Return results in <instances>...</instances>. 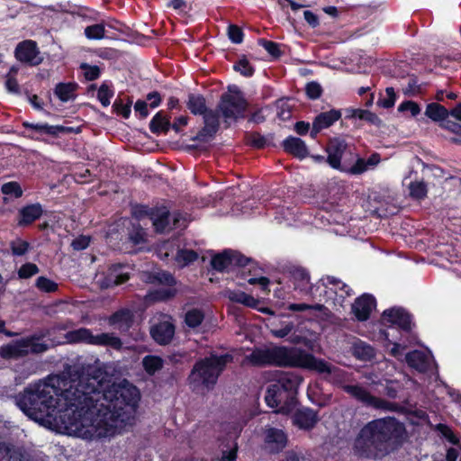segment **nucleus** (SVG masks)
Masks as SVG:
<instances>
[{"instance_id":"nucleus-27","label":"nucleus","mask_w":461,"mask_h":461,"mask_svg":"<svg viewBox=\"0 0 461 461\" xmlns=\"http://www.w3.org/2000/svg\"><path fill=\"white\" fill-rule=\"evenodd\" d=\"M203 140L205 137H212L218 130L219 119L212 110L203 107Z\"/></svg>"},{"instance_id":"nucleus-16","label":"nucleus","mask_w":461,"mask_h":461,"mask_svg":"<svg viewBox=\"0 0 461 461\" xmlns=\"http://www.w3.org/2000/svg\"><path fill=\"white\" fill-rule=\"evenodd\" d=\"M375 306V298L370 294H364L355 301L352 311L358 321H366Z\"/></svg>"},{"instance_id":"nucleus-10","label":"nucleus","mask_w":461,"mask_h":461,"mask_svg":"<svg viewBox=\"0 0 461 461\" xmlns=\"http://www.w3.org/2000/svg\"><path fill=\"white\" fill-rule=\"evenodd\" d=\"M249 259L233 250H225L216 254L211 260V265L217 271H223L232 266H245Z\"/></svg>"},{"instance_id":"nucleus-32","label":"nucleus","mask_w":461,"mask_h":461,"mask_svg":"<svg viewBox=\"0 0 461 461\" xmlns=\"http://www.w3.org/2000/svg\"><path fill=\"white\" fill-rule=\"evenodd\" d=\"M77 89L75 83H59L55 87V95L62 101L67 102L74 97Z\"/></svg>"},{"instance_id":"nucleus-29","label":"nucleus","mask_w":461,"mask_h":461,"mask_svg":"<svg viewBox=\"0 0 461 461\" xmlns=\"http://www.w3.org/2000/svg\"><path fill=\"white\" fill-rule=\"evenodd\" d=\"M449 119L444 122V129L461 134V103L448 111Z\"/></svg>"},{"instance_id":"nucleus-40","label":"nucleus","mask_w":461,"mask_h":461,"mask_svg":"<svg viewBox=\"0 0 461 461\" xmlns=\"http://www.w3.org/2000/svg\"><path fill=\"white\" fill-rule=\"evenodd\" d=\"M129 240L134 245L142 244L146 241V232L140 224H132L129 232Z\"/></svg>"},{"instance_id":"nucleus-43","label":"nucleus","mask_w":461,"mask_h":461,"mask_svg":"<svg viewBox=\"0 0 461 461\" xmlns=\"http://www.w3.org/2000/svg\"><path fill=\"white\" fill-rule=\"evenodd\" d=\"M189 380L194 390L200 389L202 381V361L196 362L189 375Z\"/></svg>"},{"instance_id":"nucleus-61","label":"nucleus","mask_w":461,"mask_h":461,"mask_svg":"<svg viewBox=\"0 0 461 461\" xmlns=\"http://www.w3.org/2000/svg\"><path fill=\"white\" fill-rule=\"evenodd\" d=\"M306 94L311 99H317L321 94V87L316 82H311L306 86Z\"/></svg>"},{"instance_id":"nucleus-9","label":"nucleus","mask_w":461,"mask_h":461,"mask_svg":"<svg viewBox=\"0 0 461 461\" xmlns=\"http://www.w3.org/2000/svg\"><path fill=\"white\" fill-rule=\"evenodd\" d=\"M150 335L160 345L169 344L175 335V325L172 318L163 316L162 320L150 327Z\"/></svg>"},{"instance_id":"nucleus-44","label":"nucleus","mask_w":461,"mask_h":461,"mask_svg":"<svg viewBox=\"0 0 461 461\" xmlns=\"http://www.w3.org/2000/svg\"><path fill=\"white\" fill-rule=\"evenodd\" d=\"M235 71L240 72L244 77H251L254 73V68L249 64L246 57H241L240 60L233 66Z\"/></svg>"},{"instance_id":"nucleus-41","label":"nucleus","mask_w":461,"mask_h":461,"mask_svg":"<svg viewBox=\"0 0 461 461\" xmlns=\"http://www.w3.org/2000/svg\"><path fill=\"white\" fill-rule=\"evenodd\" d=\"M143 366L149 374H154L162 367L163 361L160 357L155 356H147L143 358Z\"/></svg>"},{"instance_id":"nucleus-64","label":"nucleus","mask_w":461,"mask_h":461,"mask_svg":"<svg viewBox=\"0 0 461 461\" xmlns=\"http://www.w3.org/2000/svg\"><path fill=\"white\" fill-rule=\"evenodd\" d=\"M280 461H309L303 454L289 451Z\"/></svg>"},{"instance_id":"nucleus-6","label":"nucleus","mask_w":461,"mask_h":461,"mask_svg":"<svg viewBox=\"0 0 461 461\" xmlns=\"http://www.w3.org/2000/svg\"><path fill=\"white\" fill-rule=\"evenodd\" d=\"M67 338L70 342L84 341L93 345L108 346L113 349H120L122 345V340L113 333L93 335L85 328L68 332Z\"/></svg>"},{"instance_id":"nucleus-37","label":"nucleus","mask_w":461,"mask_h":461,"mask_svg":"<svg viewBox=\"0 0 461 461\" xmlns=\"http://www.w3.org/2000/svg\"><path fill=\"white\" fill-rule=\"evenodd\" d=\"M170 128L169 121L161 113H158L149 123V129L153 133L167 132Z\"/></svg>"},{"instance_id":"nucleus-3","label":"nucleus","mask_w":461,"mask_h":461,"mask_svg":"<svg viewBox=\"0 0 461 461\" xmlns=\"http://www.w3.org/2000/svg\"><path fill=\"white\" fill-rule=\"evenodd\" d=\"M404 425L396 419L387 417L367 423L355 442L356 449L366 456H377L386 452L390 443L402 441L405 436Z\"/></svg>"},{"instance_id":"nucleus-30","label":"nucleus","mask_w":461,"mask_h":461,"mask_svg":"<svg viewBox=\"0 0 461 461\" xmlns=\"http://www.w3.org/2000/svg\"><path fill=\"white\" fill-rule=\"evenodd\" d=\"M352 354L361 361H369L375 357V350L370 345L358 341L353 345Z\"/></svg>"},{"instance_id":"nucleus-53","label":"nucleus","mask_w":461,"mask_h":461,"mask_svg":"<svg viewBox=\"0 0 461 461\" xmlns=\"http://www.w3.org/2000/svg\"><path fill=\"white\" fill-rule=\"evenodd\" d=\"M113 95V91H111L105 84H103L100 86L97 93V98L104 106H108L110 104V99Z\"/></svg>"},{"instance_id":"nucleus-28","label":"nucleus","mask_w":461,"mask_h":461,"mask_svg":"<svg viewBox=\"0 0 461 461\" xmlns=\"http://www.w3.org/2000/svg\"><path fill=\"white\" fill-rule=\"evenodd\" d=\"M132 312L128 309L116 312L110 318V323L117 325L122 330H127L132 322Z\"/></svg>"},{"instance_id":"nucleus-4","label":"nucleus","mask_w":461,"mask_h":461,"mask_svg":"<svg viewBox=\"0 0 461 461\" xmlns=\"http://www.w3.org/2000/svg\"><path fill=\"white\" fill-rule=\"evenodd\" d=\"M302 378L293 372H283L267 390L265 401L276 412L288 413L295 406L297 389Z\"/></svg>"},{"instance_id":"nucleus-50","label":"nucleus","mask_w":461,"mask_h":461,"mask_svg":"<svg viewBox=\"0 0 461 461\" xmlns=\"http://www.w3.org/2000/svg\"><path fill=\"white\" fill-rule=\"evenodd\" d=\"M40 272L39 267L33 263H26L18 270V276L22 279H27Z\"/></svg>"},{"instance_id":"nucleus-46","label":"nucleus","mask_w":461,"mask_h":461,"mask_svg":"<svg viewBox=\"0 0 461 461\" xmlns=\"http://www.w3.org/2000/svg\"><path fill=\"white\" fill-rule=\"evenodd\" d=\"M368 167L366 166V159L357 158L356 163L352 167H346L341 168L342 172H346L351 175H360L364 172L367 171Z\"/></svg>"},{"instance_id":"nucleus-23","label":"nucleus","mask_w":461,"mask_h":461,"mask_svg":"<svg viewBox=\"0 0 461 461\" xmlns=\"http://www.w3.org/2000/svg\"><path fill=\"white\" fill-rule=\"evenodd\" d=\"M408 365L420 372H424L429 366L430 357L420 350L410 352L405 357Z\"/></svg>"},{"instance_id":"nucleus-25","label":"nucleus","mask_w":461,"mask_h":461,"mask_svg":"<svg viewBox=\"0 0 461 461\" xmlns=\"http://www.w3.org/2000/svg\"><path fill=\"white\" fill-rule=\"evenodd\" d=\"M425 115L433 122H440V126L444 128V122L448 121V110L438 103L429 104L425 110Z\"/></svg>"},{"instance_id":"nucleus-57","label":"nucleus","mask_w":461,"mask_h":461,"mask_svg":"<svg viewBox=\"0 0 461 461\" xmlns=\"http://www.w3.org/2000/svg\"><path fill=\"white\" fill-rule=\"evenodd\" d=\"M386 97L384 99H381L378 103L381 106L384 108H390L394 105L395 103V93L393 91V88L387 87L385 90Z\"/></svg>"},{"instance_id":"nucleus-24","label":"nucleus","mask_w":461,"mask_h":461,"mask_svg":"<svg viewBox=\"0 0 461 461\" xmlns=\"http://www.w3.org/2000/svg\"><path fill=\"white\" fill-rule=\"evenodd\" d=\"M28 456L20 447L0 444V461H28Z\"/></svg>"},{"instance_id":"nucleus-59","label":"nucleus","mask_w":461,"mask_h":461,"mask_svg":"<svg viewBox=\"0 0 461 461\" xmlns=\"http://www.w3.org/2000/svg\"><path fill=\"white\" fill-rule=\"evenodd\" d=\"M188 108L194 114H202V101L199 96L189 95Z\"/></svg>"},{"instance_id":"nucleus-12","label":"nucleus","mask_w":461,"mask_h":461,"mask_svg":"<svg viewBox=\"0 0 461 461\" xmlns=\"http://www.w3.org/2000/svg\"><path fill=\"white\" fill-rule=\"evenodd\" d=\"M265 447L270 452L281 451L287 444L286 434L279 429L267 428L264 430Z\"/></svg>"},{"instance_id":"nucleus-2","label":"nucleus","mask_w":461,"mask_h":461,"mask_svg":"<svg viewBox=\"0 0 461 461\" xmlns=\"http://www.w3.org/2000/svg\"><path fill=\"white\" fill-rule=\"evenodd\" d=\"M245 359L253 366H297L330 373V367L321 360L298 348L274 344L255 348Z\"/></svg>"},{"instance_id":"nucleus-45","label":"nucleus","mask_w":461,"mask_h":461,"mask_svg":"<svg viewBox=\"0 0 461 461\" xmlns=\"http://www.w3.org/2000/svg\"><path fill=\"white\" fill-rule=\"evenodd\" d=\"M35 285L40 291L45 293H52L58 289V285L45 276L38 277Z\"/></svg>"},{"instance_id":"nucleus-39","label":"nucleus","mask_w":461,"mask_h":461,"mask_svg":"<svg viewBox=\"0 0 461 461\" xmlns=\"http://www.w3.org/2000/svg\"><path fill=\"white\" fill-rule=\"evenodd\" d=\"M327 283L329 285H333L330 289L333 290L335 294H338L340 298H345L346 296L350 295V289L348 286L342 283L340 280L337 279L334 276H328L327 277Z\"/></svg>"},{"instance_id":"nucleus-49","label":"nucleus","mask_w":461,"mask_h":461,"mask_svg":"<svg viewBox=\"0 0 461 461\" xmlns=\"http://www.w3.org/2000/svg\"><path fill=\"white\" fill-rule=\"evenodd\" d=\"M185 321L190 328H195L202 323V312L199 310L188 311L185 314Z\"/></svg>"},{"instance_id":"nucleus-63","label":"nucleus","mask_w":461,"mask_h":461,"mask_svg":"<svg viewBox=\"0 0 461 461\" xmlns=\"http://www.w3.org/2000/svg\"><path fill=\"white\" fill-rule=\"evenodd\" d=\"M174 246L172 242L166 241L162 244V246L158 249V256L165 259L167 258L169 256L174 255Z\"/></svg>"},{"instance_id":"nucleus-19","label":"nucleus","mask_w":461,"mask_h":461,"mask_svg":"<svg viewBox=\"0 0 461 461\" xmlns=\"http://www.w3.org/2000/svg\"><path fill=\"white\" fill-rule=\"evenodd\" d=\"M140 278L146 284H163L167 285H175L176 284L174 276L166 271H142Z\"/></svg>"},{"instance_id":"nucleus-8","label":"nucleus","mask_w":461,"mask_h":461,"mask_svg":"<svg viewBox=\"0 0 461 461\" xmlns=\"http://www.w3.org/2000/svg\"><path fill=\"white\" fill-rule=\"evenodd\" d=\"M341 388L344 392L366 406L383 410L393 409V403L371 395L366 388L359 384H343Z\"/></svg>"},{"instance_id":"nucleus-21","label":"nucleus","mask_w":461,"mask_h":461,"mask_svg":"<svg viewBox=\"0 0 461 461\" xmlns=\"http://www.w3.org/2000/svg\"><path fill=\"white\" fill-rule=\"evenodd\" d=\"M317 421L318 417L316 412L310 409L298 410L293 417L294 424L303 429L313 428Z\"/></svg>"},{"instance_id":"nucleus-7","label":"nucleus","mask_w":461,"mask_h":461,"mask_svg":"<svg viewBox=\"0 0 461 461\" xmlns=\"http://www.w3.org/2000/svg\"><path fill=\"white\" fill-rule=\"evenodd\" d=\"M246 107V101L239 87L236 86H229V93L223 96L221 104L224 117L234 120L242 117Z\"/></svg>"},{"instance_id":"nucleus-13","label":"nucleus","mask_w":461,"mask_h":461,"mask_svg":"<svg viewBox=\"0 0 461 461\" xmlns=\"http://www.w3.org/2000/svg\"><path fill=\"white\" fill-rule=\"evenodd\" d=\"M348 145L343 140L334 139L330 141L327 148V162L332 168L341 171V168L345 167V166L341 165V158L346 153Z\"/></svg>"},{"instance_id":"nucleus-54","label":"nucleus","mask_w":461,"mask_h":461,"mask_svg":"<svg viewBox=\"0 0 461 461\" xmlns=\"http://www.w3.org/2000/svg\"><path fill=\"white\" fill-rule=\"evenodd\" d=\"M228 36L229 39L236 44L242 42L243 41V32L240 27L237 25H230L228 27Z\"/></svg>"},{"instance_id":"nucleus-33","label":"nucleus","mask_w":461,"mask_h":461,"mask_svg":"<svg viewBox=\"0 0 461 461\" xmlns=\"http://www.w3.org/2000/svg\"><path fill=\"white\" fill-rule=\"evenodd\" d=\"M228 297L230 301L242 303L248 307L256 308L258 301L244 292L229 291Z\"/></svg>"},{"instance_id":"nucleus-55","label":"nucleus","mask_w":461,"mask_h":461,"mask_svg":"<svg viewBox=\"0 0 461 461\" xmlns=\"http://www.w3.org/2000/svg\"><path fill=\"white\" fill-rule=\"evenodd\" d=\"M81 68L84 69V75L86 80L92 81L100 76V69L97 66L82 64Z\"/></svg>"},{"instance_id":"nucleus-56","label":"nucleus","mask_w":461,"mask_h":461,"mask_svg":"<svg viewBox=\"0 0 461 461\" xmlns=\"http://www.w3.org/2000/svg\"><path fill=\"white\" fill-rule=\"evenodd\" d=\"M12 252L15 256L24 255L29 249V243L23 240H16L11 244Z\"/></svg>"},{"instance_id":"nucleus-17","label":"nucleus","mask_w":461,"mask_h":461,"mask_svg":"<svg viewBox=\"0 0 461 461\" xmlns=\"http://www.w3.org/2000/svg\"><path fill=\"white\" fill-rule=\"evenodd\" d=\"M27 338L14 341L0 348V355L4 358H20L29 355Z\"/></svg>"},{"instance_id":"nucleus-5","label":"nucleus","mask_w":461,"mask_h":461,"mask_svg":"<svg viewBox=\"0 0 461 461\" xmlns=\"http://www.w3.org/2000/svg\"><path fill=\"white\" fill-rule=\"evenodd\" d=\"M233 360L229 353L203 352V389H212L226 366Z\"/></svg>"},{"instance_id":"nucleus-18","label":"nucleus","mask_w":461,"mask_h":461,"mask_svg":"<svg viewBox=\"0 0 461 461\" xmlns=\"http://www.w3.org/2000/svg\"><path fill=\"white\" fill-rule=\"evenodd\" d=\"M150 220L157 232H163L167 229L180 227L179 219L175 217L173 227H169V212L166 208L158 209L150 213Z\"/></svg>"},{"instance_id":"nucleus-20","label":"nucleus","mask_w":461,"mask_h":461,"mask_svg":"<svg viewBox=\"0 0 461 461\" xmlns=\"http://www.w3.org/2000/svg\"><path fill=\"white\" fill-rule=\"evenodd\" d=\"M43 212L42 207L40 203H33L26 205L19 210V226H26L32 223L39 219Z\"/></svg>"},{"instance_id":"nucleus-11","label":"nucleus","mask_w":461,"mask_h":461,"mask_svg":"<svg viewBox=\"0 0 461 461\" xmlns=\"http://www.w3.org/2000/svg\"><path fill=\"white\" fill-rule=\"evenodd\" d=\"M15 58L21 62L33 66L42 61L36 42L31 40L23 41L16 46Z\"/></svg>"},{"instance_id":"nucleus-15","label":"nucleus","mask_w":461,"mask_h":461,"mask_svg":"<svg viewBox=\"0 0 461 461\" xmlns=\"http://www.w3.org/2000/svg\"><path fill=\"white\" fill-rule=\"evenodd\" d=\"M383 321L385 323L397 325L402 330L411 329V321L410 315L401 308H392L384 311L383 314Z\"/></svg>"},{"instance_id":"nucleus-36","label":"nucleus","mask_w":461,"mask_h":461,"mask_svg":"<svg viewBox=\"0 0 461 461\" xmlns=\"http://www.w3.org/2000/svg\"><path fill=\"white\" fill-rule=\"evenodd\" d=\"M23 126L26 128L33 129L39 132L45 133L48 135H57L59 132L65 131V127L63 126H50L47 123H30L23 122Z\"/></svg>"},{"instance_id":"nucleus-38","label":"nucleus","mask_w":461,"mask_h":461,"mask_svg":"<svg viewBox=\"0 0 461 461\" xmlns=\"http://www.w3.org/2000/svg\"><path fill=\"white\" fill-rule=\"evenodd\" d=\"M29 352L32 354H41L46 352L50 345L45 341H41L40 337L31 336L27 338Z\"/></svg>"},{"instance_id":"nucleus-60","label":"nucleus","mask_w":461,"mask_h":461,"mask_svg":"<svg viewBox=\"0 0 461 461\" xmlns=\"http://www.w3.org/2000/svg\"><path fill=\"white\" fill-rule=\"evenodd\" d=\"M398 110L400 112L409 111L412 116L419 114L420 112L419 105L412 101H407L401 104L400 106L398 107Z\"/></svg>"},{"instance_id":"nucleus-26","label":"nucleus","mask_w":461,"mask_h":461,"mask_svg":"<svg viewBox=\"0 0 461 461\" xmlns=\"http://www.w3.org/2000/svg\"><path fill=\"white\" fill-rule=\"evenodd\" d=\"M176 290L173 288H161L150 291L144 296L146 304H151L157 302H164L173 298Z\"/></svg>"},{"instance_id":"nucleus-58","label":"nucleus","mask_w":461,"mask_h":461,"mask_svg":"<svg viewBox=\"0 0 461 461\" xmlns=\"http://www.w3.org/2000/svg\"><path fill=\"white\" fill-rule=\"evenodd\" d=\"M276 105H277V109H278V112H277L278 117L283 121L289 119L291 116V112H290V105L287 104V102L280 100L277 102Z\"/></svg>"},{"instance_id":"nucleus-35","label":"nucleus","mask_w":461,"mask_h":461,"mask_svg":"<svg viewBox=\"0 0 461 461\" xmlns=\"http://www.w3.org/2000/svg\"><path fill=\"white\" fill-rule=\"evenodd\" d=\"M347 113L348 117L349 118H358L360 120H365L375 125H378L381 122L380 119L375 113L367 110L348 109Z\"/></svg>"},{"instance_id":"nucleus-62","label":"nucleus","mask_w":461,"mask_h":461,"mask_svg":"<svg viewBox=\"0 0 461 461\" xmlns=\"http://www.w3.org/2000/svg\"><path fill=\"white\" fill-rule=\"evenodd\" d=\"M90 243V237L79 236L73 240L71 246L75 250H82L88 247Z\"/></svg>"},{"instance_id":"nucleus-48","label":"nucleus","mask_w":461,"mask_h":461,"mask_svg":"<svg viewBox=\"0 0 461 461\" xmlns=\"http://www.w3.org/2000/svg\"><path fill=\"white\" fill-rule=\"evenodd\" d=\"M85 34L88 39L99 40L104 36V26L103 24H94L85 29Z\"/></svg>"},{"instance_id":"nucleus-1","label":"nucleus","mask_w":461,"mask_h":461,"mask_svg":"<svg viewBox=\"0 0 461 461\" xmlns=\"http://www.w3.org/2000/svg\"><path fill=\"white\" fill-rule=\"evenodd\" d=\"M97 365L74 366L26 387L19 408L46 427L87 440L112 438L132 426L138 389L126 380L106 385Z\"/></svg>"},{"instance_id":"nucleus-31","label":"nucleus","mask_w":461,"mask_h":461,"mask_svg":"<svg viewBox=\"0 0 461 461\" xmlns=\"http://www.w3.org/2000/svg\"><path fill=\"white\" fill-rule=\"evenodd\" d=\"M340 118V113L337 110H330L320 113L314 120L316 128L325 129L332 125Z\"/></svg>"},{"instance_id":"nucleus-42","label":"nucleus","mask_w":461,"mask_h":461,"mask_svg":"<svg viewBox=\"0 0 461 461\" xmlns=\"http://www.w3.org/2000/svg\"><path fill=\"white\" fill-rule=\"evenodd\" d=\"M410 194L415 199H423L427 195V185L422 181H416L410 184Z\"/></svg>"},{"instance_id":"nucleus-51","label":"nucleus","mask_w":461,"mask_h":461,"mask_svg":"<svg viewBox=\"0 0 461 461\" xmlns=\"http://www.w3.org/2000/svg\"><path fill=\"white\" fill-rule=\"evenodd\" d=\"M288 309L293 312H303L306 310H314L321 312L324 309V305L321 303L308 304V303H291L288 305Z\"/></svg>"},{"instance_id":"nucleus-47","label":"nucleus","mask_w":461,"mask_h":461,"mask_svg":"<svg viewBox=\"0 0 461 461\" xmlns=\"http://www.w3.org/2000/svg\"><path fill=\"white\" fill-rule=\"evenodd\" d=\"M2 193L19 198L23 195V190L17 182H8L2 185Z\"/></svg>"},{"instance_id":"nucleus-22","label":"nucleus","mask_w":461,"mask_h":461,"mask_svg":"<svg viewBox=\"0 0 461 461\" xmlns=\"http://www.w3.org/2000/svg\"><path fill=\"white\" fill-rule=\"evenodd\" d=\"M284 149L288 153L297 157L298 158H304L308 156V149L303 140L295 137H289L283 142Z\"/></svg>"},{"instance_id":"nucleus-52","label":"nucleus","mask_w":461,"mask_h":461,"mask_svg":"<svg viewBox=\"0 0 461 461\" xmlns=\"http://www.w3.org/2000/svg\"><path fill=\"white\" fill-rule=\"evenodd\" d=\"M294 327L293 322H284L279 329L271 328L270 332L274 337L282 339L286 337L294 330Z\"/></svg>"},{"instance_id":"nucleus-14","label":"nucleus","mask_w":461,"mask_h":461,"mask_svg":"<svg viewBox=\"0 0 461 461\" xmlns=\"http://www.w3.org/2000/svg\"><path fill=\"white\" fill-rule=\"evenodd\" d=\"M290 276L295 290L314 297L313 286L310 283V276L305 269L294 267L290 270Z\"/></svg>"},{"instance_id":"nucleus-34","label":"nucleus","mask_w":461,"mask_h":461,"mask_svg":"<svg viewBox=\"0 0 461 461\" xmlns=\"http://www.w3.org/2000/svg\"><path fill=\"white\" fill-rule=\"evenodd\" d=\"M198 258V254L191 249L177 250L175 260L179 267H185Z\"/></svg>"}]
</instances>
